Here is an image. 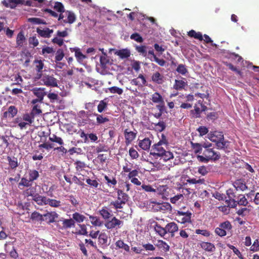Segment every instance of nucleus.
Here are the masks:
<instances>
[{
  "instance_id": "49",
  "label": "nucleus",
  "mask_w": 259,
  "mask_h": 259,
  "mask_svg": "<svg viewBox=\"0 0 259 259\" xmlns=\"http://www.w3.org/2000/svg\"><path fill=\"white\" fill-rule=\"evenodd\" d=\"M22 117H18L15 119L14 121L15 123H18V126L21 130L26 128V123L25 122L22 121Z\"/></svg>"
},
{
  "instance_id": "20",
  "label": "nucleus",
  "mask_w": 259,
  "mask_h": 259,
  "mask_svg": "<svg viewBox=\"0 0 259 259\" xmlns=\"http://www.w3.org/2000/svg\"><path fill=\"white\" fill-rule=\"evenodd\" d=\"M166 231L171 234V237L174 236V233L178 231V226L175 222L168 223L166 226Z\"/></svg>"
},
{
  "instance_id": "7",
  "label": "nucleus",
  "mask_w": 259,
  "mask_h": 259,
  "mask_svg": "<svg viewBox=\"0 0 259 259\" xmlns=\"http://www.w3.org/2000/svg\"><path fill=\"white\" fill-rule=\"evenodd\" d=\"M41 80L44 84L47 87H58V81L53 75H44L42 77Z\"/></svg>"
},
{
  "instance_id": "52",
  "label": "nucleus",
  "mask_w": 259,
  "mask_h": 259,
  "mask_svg": "<svg viewBox=\"0 0 259 259\" xmlns=\"http://www.w3.org/2000/svg\"><path fill=\"white\" fill-rule=\"evenodd\" d=\"M192 147L194 150V152L196 154L201 153L202 151V147L201 144L199 143H194L191 142Z\"/></svg>"
},
{
  "instance_id": "1",
  "label": "nucleus",
  "mask_w": 259,
  "mask_h": 259,
  "mask_svg": "<svg viewBox=\"0 0 259 259\" xmlns=\"http://www.w3.org/2000/svg\"><path fill=\"white\" fill-rule=\"evenodd\" d=\"M167 147L158 143H155L152 145L150 154L156 158L161 157L164 161L172 159L174 158L173 154L171 152L166 150Z\"/></svg>"
},
{
  "instance_id": "31",
  "label": "nucleus",
  "mask_w": 259,
  "mask_h": 259,
  "mask_svg": "<svg viewBox=\"0 0 259 259\" xmlns=\"http://www.w3.org/2000/svg\"><path fill=\"white\" fill-rule=\"evenodd\" d=\"M115 54L119 56L121 59H126L130 56V51L127 49H121L117 51Z\"/></svg>"
},
{
  "instance_id": "34",
  "label": "nucleus",
  "mask_w": 259,
  "mask_h": 259,
  "mask_svg": "<svg viewBox=\"0 0 259 259\" xmlns=\"http://www.w3.org/2000/svg\"><path fill=\"white\" fill-rule=\"evenodd\" d=\"M184 197L183 194H180L174 196L170 199V201L171 203L175 204L177 205H179L183 201Z\"/></svg>"
},
{
  "instance_id": "23",
  "label": "nucleus",
  "mask_w": 259,
  "mask_h": 259,
  "mask_svg": "<svg viewBox=\"0 0 259 259\" xmlns=\"http://www.w3.org/2000/svg\"><path fill=\"white\" fill-rule=\"evenodd\" d=\"M154 203L155 204V206L156 205V207H157L156 209L157 210L164 211H166V210L170 211L171 210V206L168 202H162V203L154 202Z\"/></svg>"
},
{
  "instance_id": "62",
  "label": "nucleus",
  "mask_w": 259,
  "mask_h": 259,
  "mask_svg": "<svg viewBox=\"0 0 259 259\" xmlns=\"http://www.w3.org/2000/svg\"><path fill=\"white\" fill-rule=\"evenodd\" d=\"M131 39H134L138 42H142L143 39L142 37L138 33H134L131 35Z\"/></svg>"
},
{
  "instance_id": "41",
  "label": "nucleus",
  "mask_w": 259,
  "mask_h": 259,
  "mask_svg": "<svg viewBox=\"0 0 259 259\" xmlns=\"http://www.w3.org/2000/svg\"><path fill=\"white\" fill-rule=\"evenodd\" d=\"M30 218L32 220L37 221L40 222L45 221V219L44 218V214L42 215L37 211H34L32 212L31 213Z\"/></svg>"
},
{
  "instance_id": "43",
  "label": "nucleus",
  "mask_w": 259,
  "mask_h": 259,
  "mask_svg": "<svg viewBox=\"0 0 259 259\" xmlns=\"http://www.w3.org/2000/svg\"><path fill=\"white\" fill-rule=\"evenodd\" d=\"M115 246L118 248L123 249L126 251H130V246L127 244L124 243L121 240L117 241L115 243Z\"/></svg>"
},
{
  "instance_id": "11",
  "label": "nucleus",
  "mask_w": 259,
  "mask_h": 259,
  "mask_svg": "<svg viewBox=\"0 0 259 259\" xmlns=\"http://www.w3.org/2000/svg\"><path fill=\"white\" fill-rule=\"evenodd\" d=\"M60 221L62 222V226L58 227L59 229H67L75 227V222L72 219H66L62 218Z\"/></svg>"
},
{
  "instance_id": "48",
  "label": "nucleus",
  "mask_w": 259,
  "mask_h": 259,
  "mask_svg": "<svg viewBox=\"0 0 259 259\" xmlns=\"http://www.w3.org/2000/svg\"><path fill=\"white\" fill-rule=\"evenodd\" d=\"M7 159L9 164L12 169H15L18 166L17 159L16 158L13 157L12 158L11 157L8 156Z\"/></svg>"
},
{
  "instance_id": "58",
  "label": "nucleus",
  "mask_w": 259,
  "mask_h": 259,
  "mask_svg": "<svg viewBox=\"0 0 259 259\" xmlns=\"http://www.w3.org/2000/svg\"><path fill=\"white\" fill-rule=\"evenodd\" d=\"M74 164L77 171L82 170L86 166V164L84 162L79 160L75 161Z\"/></svg>"
},
{
  "instance_id": "61",
  "label": "nucleus",
  "mask_w": 259,
  "mask_h": 259,
  "mask_svg": "<svg viewBox=\"0 0 259 259\" xmlns=\"http://www.w3.org/2000/svg\"><path fill=\"white\" fill-rule=\"evenodd\" d=\"M107 107V103L104 100H102L100 102L98 105V111L99 113L102 112Z\"/></svg>"
},
{
  "instance_id": "55",
  "label": "nucleus",
  "mask_w": 259,
  "mask_h": 259,
  "mask_svg": "<svg viewBox=\"0 0 259 259\" xmlns=\"http://www.w3.org/2000/svg\"><path fill=\"white\" fill-rule=\"evenodd\" d=\"M89 218L91 220L92 224L94 226H100L101 225V222L98 217L90 215Z\"/></svg>"
},
{
  "instance_id": "17",
  "label": "nucleus",
  "mask_w": 259,
  "mask_h": 259,
  "mask_svg": "<svg viewBox=\"0 0 259 259\" xmlns=\"http://www.w3.org/2000/svg\"><path fill=\"white\" fill-rule=\"evenodd\" d=\"M233 186L235 188L236 190L245 191L248 189V187L246 185L244 181L241 179L236 180L233 184Z\"/></svg>"
},
{
  "instance_id": "24",
  "label": "nucleus",
  "mask_w": 259,
  "mask_h": 259,
  "mask_svg": "<svg viewBox=\"0 0 259 259\" xmlns=\"http://www.w3.org/2000/svg\"><path fill=\"white\" fill-rule=\"evenodd\" d=\"M8 137L0 134V151H4L9 145L8 140Z\"/></svg>"
},
{
  "instance_id": "64",
  "label": "nucleus",
  "mask_w": 259,
  "mask_h": 259,
  "mask_svg": "<svg viewBox=\"0 0 259 259\" xmlns=\"http://www.w3.org/2000/svg\"><path fill=\"white\" fill-rule=\"evenodd\" d=\"M42 112L41 111V110L40 109L39 107L37 105H35L30 113L34 115V117L36 115H39L40 114H41Z\"/></svg>"
},
{
  "instance_id": "56",
  "label": "nucleus",
  "mask_w": 259,
  "mask_h": 259,
  "mask_svg": "<svg viewBox=\"0 0 259 259\" xmlns=\"http://www.w3.org/2000/svg\"><path fill=\"white\" fill-rule=\"evenodd\" d=\"M104 179L107 182V184L109 187L115 186L117 184V180L115 178H112V179H110L107 176H104Z\"/></svg>"
},
{
  "instance_id": "9",
  "label": "nucleus",
  "mask_w": 259,
  "mask_h": 259,
  "mask_svg": "<svg viewBox=\"0 0 259 259\" xmlns=\"http://www.w3.org/2000/svg\"><path fill=\"white\" fill-rule=\"evenodd\" d=\"M124 136L125 138V143L126 146L129 145L136 139L137 135V132L130 131L128 129L124 130Z\"/></svg>"
},
{
  "instance_id": "44",
  "label": "nucleus",
  "mask_w": 259,
  "mask_h": 259,
  "mask_svg": "<svg viewBox=\"0 0 259 259\" xmlns=\"http://www.w3.org/2000/svg\"><path fill=\"white\" fill-rule=\"evenodd\" d=\"M25 40V37L22 31L20 32L17 36L16 44L18 46L22 47Z\"/></svg>"
},
{
  "instance_id": "4",
  "label": "nucleus",
  "mask_w": 259,
  "mask_h": 259,
  "mask_svg": "<svg viewBox=\"0 0 259 259\" xmlns=\"http://www.w3.org/2000/svg\"><path fill=\"white\" fill-rule=\"evenodd\" d=\"M18 110L17 107L14 105H11L8 107L2 115V119L3 120H11L14 118L17 114Z\"/></svg>"
},
{
  "instance_id": "6",
  "label": "nucleus",
  "mask_w": 259,
  "mask_h": 259,
  "mask_svg": "<svg viewBox=\"0 0 259 259\" xmlns=\"http://www.w3.org/2000/svg\"><path fill=\"white\" fill-rule=\"evenodd\" d=\"M123 224V222L113 217L111 220L108 221L105 223V227L108 229H118L121 228Z\"/></svg>"
},
{
  "instance_id": "50",
  "label": "nucleus",
  "mask_w": 259,
  "mask_h": 259,
  "mask_svg": "<svg viewBox=\"0 0 259 259\" xmlns=\"http://www.w3.org/2000/svg\"><path fill=\"white\" fill-rule=\"evenodd\" d=\"M49 140L51 142L57 143L60 145L64 144L62 139L61 137H58L54 134H53L52 137H49Z\"/></svg>"
},
{
  "instance_id": "12",
  "label": "nucleus",
  "mask_w": 259,
  "mask_h": 259,
  "mask_svg": "<svg viewBox=\"0 0 259 259\" xmlns=\"http://www.w3.org/2000/svg\"><path fill=\"white\" fill-rule=\"evenodd\" d=\"M45 90V89L44 88H34L31 90V91L34 96L39 99V101H43L44 97L47 95Z\"/></svg>"
},
{
  "instance_id": "45",
  "label": "nucleus",
  "mask_w": 259,
  "mask_h": 259,
  "mask_svg": "<svg viewBox=\"0 0 259 259\" xmlns=\"http://www.w3.org/2000/svg\"><path fill=\"white\" fill-rule=\"evenodd\" d=\"M47 204L53 207H59L61 205V202L60 200L56 199H50L48 198V201L47 202Z\"/></svg>"
},
{
  "instance_id": "26",
  "label": "nucleus",
  "mask_w": 259,
  "mask_h": 259,
  "mask_svg": "<svg viewBox=\"0 0 259 259\" xmlns=\"http://www.w3.org/2000/svg\"><path fill=\"white\" fill-rule=\"evenodd\" d=\"M117 200L120 201L122 203H123V204H125L128 200V195L120 189L117 190Z\"/></svg>"
},
{
  "instance_id": "46",
  "label": "nucleus",
  "mask_w": 259,
  "mask_h": 259,
  "mask_svg": "<svg viewBox=\"0 0 259 259\" xmlns=\"http://www.w3.org/2000/svg\"><path fill=\"white\" fill-rule=\"evenodd\" d=\"M100 214L105 220L109 219L112 216V214L106 207H103L100 210Z\"/></svg>"
},
{
  "instance_id": "57",
  "label": "nucleus",
  "mask_w": 259,
  "mask_h": 259,
  "mask_svg": "<svg viewBox=\"0 0 259 259\" xmlns=\"http://www.w3.org/2000/svg\"><path fill=\"white\" fill-rule=\"evenodd\" d=\"M108 90L110 93L112 94H117L118 95H121L123 93V90L122 89L116 86L108 88Z\"/></svg>"
},
{
  "instance_id": "14",
  "label": "nucleus",
  "mask_w": 259,
  "mask_h": 259,
  "mask_svg": "<svg viewBox=\"0 0 259 259\" xmlns=\"http://www.w3.org/2000/svg\"><path fill=\"white\" fill-rule=\"evenodd\" d=\"M59 214L56 211L48 212L44 214L45 221L48 224H51L56 222V219L58 218Z\"/></svg>"
},
{
  "instance_id": "40",
  "label": "nucleus",
  "mask_w": 259,
  "mask_h": 259,
  "mask_svg": "<svg viewBox=\"0 0 259 259\" xmlns=\"http://www.w3.org/2000/svg\"><path fill=\"white\" fill-rule=\"evenodd\" d=\"M157 246L159 248L162 249L164 252L168 251L170 248L169 246L167 244V243L161 240H158L157 241Z\"/></svg>"
},
{
  "instance_id": "32",
  "label": "nucleus",
  "mask_w": 259,
  "mask_h": 259,
  "mask_svg": "<svg viewBox=\"0 0 259 259\" xmlns=\"http://www.w3.org/2000/svg\"><path fill=\"white\" fill-rule=\"evenodd\" d=\"M187 85V82L183 80L176 79L174 84V89L176 90H182Z\"/></svg>"
},
{
  "instance_id": "42",
  "label": "nucleus",
  "mask_w": 259,
  "mask_h": 259,
  "mask_svg": "<svg viewBox=\"0 0 259 259\" xmlns=\"http://www.w3.org/2000/svg\"><path fill=\"white\" fill-rule=\"evenodd\" d=\"M151 100L155 103H160L164 101L162 97L158 92H155L152 95Z\"/></svg>"
},
{
  "instance_id": "36",
  "label": "nucleus",
  "mask_w": 259,
  "mask_h": 259,
  "mask_svg": "<svg viewBox=\"0 0 259 259\" xmlns=\"http://www.w3.org/2000/svg\"><path fill=\"white\" fill-rule=\"evenodd\" d=\"M32 185V182L26 178L23 177L21 179L20 182L18 184L19 188H21V186L25 187H31Z\"/></svg>"
},
{
  "instance_id": "37",
  "label": "nucleus",
  "mask_w": 259,
  "mask_h": 259,
  "mask_svg": "<svg viewBox=\"0 0 259 259\" xmlns=\"http://www.w3.org/2000/svg\"><path fill=\"white\" fill-rule=\"evenodd\" d=\"M85 219V217L77 212L72 214V220L77 223H81L83 222Z\"/></svg>"
},
{
  "instance_id": "54",
  "label": "nucleus",
  "mask_w": 259,
  "mask_h": 259,
  "mask_svg": "<svg viewBox=\"0 0 259 259\" xmlns=\"http://www.w3.org/2000/svg\"><path fill=\"white\" fill-rule=\"evenodd\" d=\"M54 9L60 13H63L65 12L64 6L61 2H55Z\"/></svg>"
},
{
  "instance_id": "5",
  "label": "nucleus",
  "mask_w": 259,
  "mask_h": 259,
  "mask_svg": "<svg viewBox=\"0 0 259 259\" xmlns=\"http://www.w3.org/2000/svg\"><path fill=\"white\" fill-rule=\"evenodd\" d=\"M232 226L231 223L226 221L221 223L219 227L215 229V233L220 237H224L226 235V231H229L232 229Z\"/></svg>"
},
{
  "instance_id": "27",
  "label": "nucleus",
  "mask_w": 259,
  "mask_h": 259,
  "mask_svg": "<svg viewBox=\"0 0 259 259\" xmlns=\"http://www.w3.org/2000/svg\"><path fill=\"white\" fill-rule=\"evenodd\" d=\"M229 144L230 142L228 140H225L224 139V137H223V140L219 141L218 143H217L215 146L218 149L226 150L229 147Z\"/></svg>"
},
{
  "instance_id": "21",
  "label": "nucleus",
  "mask_w": 259,
  "mask_h": 259,
  "mask_svg": "<svg viewBox=\"0 0 259 259\" xmlns=\"http://www.w3.org/2000/svg\"><path fill=\"white\" fill-rule=\"evenodd\" d=\"M32 199L39 205H47V202L48 201V198L38 194H36Z\"/></svg>"
},
{
  "instance_id": "15",
  "label": "nucleus",
  "mask_w": 259,
  "mask_h": 259,
  "mask_svg": "<svg viewBox=\"0 0 259 259\" xmlns=\"http://www.w3.org/2000/svg\"><path fill=\"white\" fill-rule=\"evenodd\" d=\"M24 2L23 0H4L2 3L7 8L14 9L19 4L23 5Z\"/></svg>"
},
{
  "instance_id": "35",
  "label": "nucleus",
  "mask_w": 259,
  "mask_h": 259,
  "mask_svg": "<svg viewBox=\"0 0 259 259\" xmlns=\"http://www.w3.org/2000/svg\"><path fill=\"white\" fill-rule=\"evenodd\" d=\"M154 230L156 232L158 233L161 237H163L167 234V232L166 231V228L162 227L157 223L154 226Z\"/></svg>"
},
{
  "instance_id": "59",
  "label": "nucleus",
  "mask_w": 259,
  "mask_h": 259,
  "mask_svg": "<svg viewBox=\"0 0 259 259\" xmlns=\"http://www.w3.org/2000/svg\"><path fill=\"white\" fill-rule=\"evenodd\" d=\"M205 182L204 179H196L195 178L192 179H188L187 180V182L191 184H203Z\"/></svg>"
},
{
  "instance_id": "28",
  "label": "nucleus",
  "mask_w": 259,
  "mask_h": 259,
  "mask_svg": "<svg viewBox=\"0 0 259 259\" xmlns=\"http://www.w3.org/2000/svg\"><path fill=\"white\" fill-rule=\"evenodd\" d=\"M34 115L30 112L24 113L22 115V120L24 121V122H25L26 126L32 124L34 121Z\"/></svg>"
},
{
  "instance_id": "3",
  "label": "nucleus",
  "mask_w": 259,
  "mask_h": 259,
  "mask_svg": "<svg viewBox=\"0 0 259 259\" xmlns=\"http://www.w3.org/2000/svg\"><path fill=\"white\" fill-rule=\"evenodd\" d=\"M176 213V220L179 223H191L192 213L190 211L186 212L178 210Z\"/></svg>"
},
{
  "instance_id": "8",
  "label": "nucleus",
  "mask_w": 259,
  "mask_h": 259,
  "mask_svg": "<svg viewBox=\"0 0 259 259\" xmlns=\"http://www.w3.org/2000/svg\"><path fill=\"white\" fill-rule=\"evenodd\" d=\"M223 137H224L223 133L217 131L210 132L207 135V138L209 140L212 142L215 143V144L219 141L223 140Z\"/></svg>"
},
{
  "instance_id": "29",
  "label": "nucleus",
  "mask_w": 259,
  "mask_h": 259,
  "mask_svg": "<svg viewBox=\"0 0 259 259\" xmlns=\"http://www.w3.org/2000/svg\"><path fill=\"white\" fill-rule=\"evenodd\" d=\"M28 179L33 183L34 181L36 180L39 177V172L35 169H29L28 171Z\"/></svg>"
},
{
  "instance_id": "19",
  "label": "nucleus",
  "mask_w": 259,
  "mask_h": 259,
  "mask_svg": "<svg viewBox=\"0 0 259 259\" xmlns=\"http://www.w3.org/2000/svg\"><path fill=\"white\" fill-rule=\"evenodd\" d=\"M151 145V141L148 138H145L139 142V146L143 150L147 151L149 150Z\"/></svg>"
},
{
  "instance_id": "16",
  "label": "nucleus",
  "mask_w": 259,
  "mask_h": 259,
  "mask_svg": "<svg viewBox=\"0 0 259 259\" xmlns=\"http://www.w3.org/2000/svg\"><path fill=\"white\" fill-rule=\"evenodd\" d=\"M108 236L105 232L100 233L99 235L98 239V245L102 248H105L107 246L108 242Z\"/></svg>"
},
{
  "instance_id": "53",
  "label": "nucleus",
  "mask_w": 259,
  "mask_h": 259,
  "mask_svg": "<svg viewBox=\"0 0 259 259\" xmlns=\"http://www.w3.org/2000/svg\"><path fill=\"white\" fill-rule=\"evenodd\" d=\"M95 115L97 116V122L98 124H102L106 122H108L109 119L108 118L106 117H103L102 115L95 114Z\"/></svg>"
},
{
  "instance_id": "39",
  "label": "nucleus",
  "mask_w": 259,
  "mask_h": 259,
  "mask_svg": "<svg viewBox=\"0 0 259 259\" xmlns=\"http://www.w3.org/2000/svg\"><path fill=\"white\" fill-rule=\"evenodd\" d=\"M188 35L191 37H193L199 40H203V36L200 32H196L195 30H191L188 32Z\"/></svg>"
},
{
  "instance_id": "22",
  "label": "nucleus",
  "mask_w": 259,
  "mask_h": 259,
  "mask_svg": "<svg viewBox=\"0 0 259 259\" xmlns=\"http://www.w3.org/2000/svg\"><path fill=\"white\" fill-rule=\"evenodd\" d=\"M53 29H50L49 28H46L44 29L37 28V33L41 37L45 38H49L51 37V34L53 32Z\"/></svg>"
},
{
  "instance_id": "51",
  "label": "nucleus",
  "mask_w": 259,
  "mask_h": 259,
  "mask_svg": "<svg viewBox=\"0 0 259 259\" xmlns=\"http://www.w3.org/2000/svg\"><path fill=\"white\" fill-rule=\"evenodd\" d=\"M155 129L160 132L164 131L166 127L165 123L163 121H160L157 123H154Z\"/></svg>"
},
{
  "instance_id": "2",
  "label": "nucleus",
  "mask_w": 259,
  "mask_h": 259,
  "mask_svg": "<svg viewBox=\"0 0 259 259\" xmlns=\"http://www.w3.org/2000/svg\"><path fill=\"white\" fill-rule=\"evenodd\" d=\"M198 160L200 162H207L209 160L215 161L219 160L221 155L219 152H216L213 148L204 149L202 155L197 156Z\"/></svg>"
},
{
  "instance_id": "60",
  "label": "nucleus",
  "mask_w": 259,
  "mask_h": 259,
  "mask_svg": "<svg viewBox=\"0 0 259 259\" xmlns=\"http://www.w3.org/2000/svg\"><path fill=\"white\" fill-rule=\"evenodd\" d=\"M64 56V53L62 49H59L57 51L55 56L56 61H60Z\"/></svg>"
},
{
  "instance_id": "63",
  "label": "nucleus",
  "mask_w": 259,
  "mask_h": 259,
  "mask_svg": "<svg viewBox=\"0 0 259 259\" xmlns=\"http://www.w3.org/2000/svg\"><path fill=\"white\" fill-rule=\"evenodd\" d=\"M176 70L178 72L182 75H185L187 72V69L186 68L185 65L183 64L179 65Z\"/></svg>"
},
{
  "instance_id": "47",
  "label": "nucleus",
  "mask_w": 259,
  "mask_h": 259,
  "mask_svg": "<svg viewBox=\"0 0 259 259\" xmlns=\"http://www.w3.org/2000/svg\"><path fill=\"white\" fill-rule=\"evenodd\" d=\"M227 246L233 250V252L237 255L239 259H246L242 255L240 251L235 246L229 244H227Z\"/></svg>"
},
{
  "instance_id": "18",
  "label": "nucleus",
  "mask_w": 259,
  "mask_h": 259,
  "mask_svg": "<svg viewBox=\"0 0 259 259\" xmlns=\"http://www.w3.org/2000/svg\"><path fill=\"white\" fill-rule=\"evenodd\" d=\"M35 69L37 72L38 78H40L42 76V69L44 67V63L41 60H35L33 61Z\"/></svg>"
},
{
  "instance_id": "10",
  "label": "nucleus",
  "mask_w": 259,
  "mask_h": 259,
  "mask_svg": "<svg viewBox=\"0 0 259 259\" xmlns=\"http://www.w3.org/2000/svg\"><path fill=\"white\" fill-rule=\"evenodd\" d=\"M151 81L158 84H162L165 81L164 75L158 71L154 72L151 75Z\"/></svg>"
},
{
  "instance_id": "13",
  "label": "nucleus",
  "mask_w": 259,
  "mask_h": 259,
  "mask_svg": "<svg viewBox=\"0 0 259 259\" xmlns=\"http://www.w3.org/2000/svg\"><path fill=\"white\" fill-rule=\"evenodd\" d=\"M238 199L237 200H236L235 199H233V200H232L233 204H230L231 205V207L234 208L236 207L237 204L240 205L246 206L248 203L247 199L243 195H239L238 197Z\"/></svg>"
},
{
  "instance_id": "25",
  "label": "nucleus",
  "mask_w": 259,
  "mask_h": 259,
  "mask_svg": "<svg viewBox=\"0 0 259 259\" xmlns=\"http://www.w3.org/2000/svg\"><path fill=\"white\" fill-rule=\"evenodd\" d=\"M200 246L203 249L208 252H213L215 249L213 244L208 242H202Z\"/></svg>"
},
{
  "instance_id": "38",
  "label": "nucleus",
  "mask_w": 259,
  "mask_h": 259,
  "mask_svg": "<svg viewBox=\"0 0 259 259\" xmlns=\"http://www.w3.org/2000/svg\"><path fill=\"white\" fill-rule=\"evenodd\" d=\"M194 109L193 110H191V113L193 115V117L195 118H199L200 117V114L201 112V108L198 104V103L196 104L194 106Z\"/></svg>"
},
{
  "instance_id": "30",
  "label": "nucleus",
  "mask_w": 259,
  "mask_h": 259,
  "mask_svg": "<svg viewBox=\"0 0 259 259\" xmlns=\"http://www.w3.org/2000/svg\"><path fill=\"white\" fill-rule=\"evenodd\" d=\"M67 16V20H63V21L65 23L72 24L76 20V16L74 13L71 11H67L65 12Z\"/></svg>"
},
{
  "instance_id": "33",
  "label": "nucleus",
  "mask_w": 259,
  "mask_h": 259,
  "mask_svg": "<svg viewBox=\"0 0 259 259\" xmlns=\"http://www.w3.org/2000/svg\"><path fill=\"white\" fill-rule=\"evenodd\" d=\"M72 52H74L75 56L78 62H81L84 59L87 58L86 56L83 55L81 52L79 48H73Z\"/></svg>"
}]
</instances>
